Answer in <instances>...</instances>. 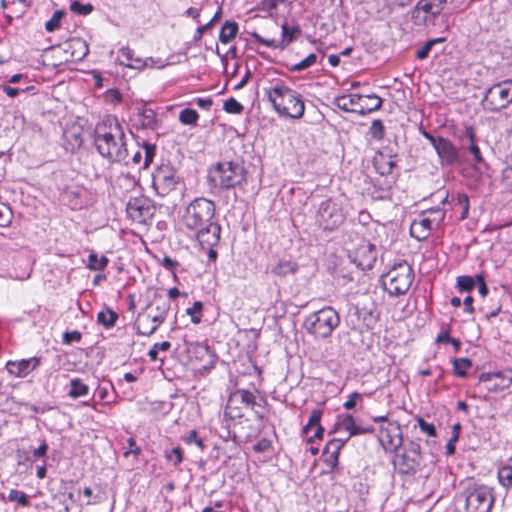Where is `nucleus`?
<instances>
[{"mask_svg":"<svg viewBox=\"0 0 512 512\" xmlns=\"http://www.w3.org/2000/svg\"><path fill=\"white\" fill-rule=\"evenodd\" d=\"M215 203L205 197L191 201L181 214V224L190 232L199 244L218 245L221 226L213 221Z\"/></svg>","mask_w":512,"mask_h":512,"instance_id":"nucleus-1","label":"nucleus"},{"mask_svg":"<svg viewBox=\"0 0 512 512\" xmlns=\"http://www.w3.org/2000/svg\"><path fill=\"white\" fill-rule=\"evenodd\" d=\"M94 144L98 153L110 162L128 164L126 137L119 120L108 115L95 128Z\"/></svg>","mask_w":512,"mask_h":512,"instance_id":"nucleus-2","label":"nucleus"},{"mask_svg":"<svg viewBox=\"0 0 512 512\" xmlns=\"http://www.w3.org/2000/svg\"><path fill=\"white\" fill-rule=\"evenodd\" d=\"M264 94L274 111L282 117L301 119L305 112L304 100L300 93L282 81L264 88Z\"/></svg>","mask_w":512,"mask_h":512,"instance_id":"nucleus-3","label":"nucleus"},{"mask_svg":"<svg viewBox=\"0 0 512 512\" xmlns=\"http://www.w3.org/2000/svg\"><path fill=\"white\" fill-rule=\"evenodd\" d=\"M339 325L340 316L331 306H326L310 313L303 321V328L315 339L330 337Z\"/></svg>","mask_w":512,"mask_h":512,"instance_id":"nucleus-4","label":"nucleus"},{"mask_svg":"<svg viewBox=\"0 0 512 512\" xmlns=\"http://www.w3.org/2000/svg\"><path fill=\"white\" fill-rule=\"evenodd\" d=\"M265 399L261 396H256L254 393L245 390L238 389L230 394L224 416L229 419H239L244 416L245 409H251L258 419L264 418V404Z\"/></svg>","mask_w":512,"mask_h":512,"instance_id":"nucleus-5","label":"nucleus"},{"mask_svg":"<svg viewBox=\"0 0 512 512\" xmlns=\"http://www.w3.org/2000/svg\"><path fill=\"white\" fill-rule=\"evenodd\" d=\"M147 309L149 310L148 313L139 314L135 323L137 333L143 336L154 334L158 327L166 320L170 310V300L163 296L155 295Z\"/></svg>","mask_w":512,"mask_h":512,"instance_id":"nucleus-6","label":"nucleus"},{"mask_svg":"<svg viewBox=\"0 0 512 512\" xmlns=\"http://www.w3.org/2000/svg\"><path fill=\"white\" fill-rule=\"evenodd\" d=\"M215 187L224 190L241 186L246 182V170L241 163L225 161L218 163L210 176Z\"/></svg>","mask_w":512,"mask_h":512,"instance_id":"nucleus-7","label":"nucleus"},{"mask_svg":"<svg viewBox=\"0 0 512 512\" xmlns=\"http://www.w3.org/2000/svg\"><path fill=\"white\" fill-rule=\"evenodd\" d=\"M414 279L412 267L406 262L401 261L393 265V267L382 277L384 289L392 296L405 294Z\"/></svg>","mask_w":512,"mask_h":512,"instance_id":"nucleus-8","label":"nucleus"},{"mask_svg":"<svg viewBox=\"0 0 512 512\" xmlns=\"http://www.w3.org/2000/svg\"><path fill=\"white\" fill-rule=\"evenodd\" d=\"M334 104L343 111L366 115L379 110L382 106V99L375 94H349L336 97Z\"/></svg>","mask_w":512,"mask_h":512,"instance_id":"nucleus-9","label":"nucleus"},{"mask_svg":"<svg viewBox=\"0 0 512 512\" xmlns=\"http://www.w3.org/2000/svg\"><path fill=\"white\" fill-rule=\"evenodd\" d=\"M512 103V80H505L488 88L481 101L484 110L498 112Z\"/></svg>","mask_w":512,"mask_h":512,"instance_id":"nucleus-10","label":"nucleus"},{"mask_svg":"<svg viewBox=\"0 0 512 512\" xmlns=\"http://www.w3.org/2000/svg\"><path fill=\"white\" fill-rule=\"evenodd\" d=\"M447 0H419L411 11V20L415 26H434Z\"/></svg>","mask_w":512,"mask_h":512,"instance_id":"nucleus-11","label":"nucleus"},{"mask_svg":"<svg viewBox=\"0 0 512 512\" xmlns=\"http://www.w3.org/2000/svg\"><path fill=\"white\" fill-rule=\"evenodd\" d=\"M493 503L494 496L490 487L473 484L467 488L465 512H490Z\"/></svg>","mask_w":512,"mask_h":512,"instance_id":"nucleus-12","label":"nucleus"},{"mask_svg":"<svg viewBox=\"0 0 512 512\" xmlns=\"http://www.w3.org/2000/svg\"><path fill=\"white\" fill-rule=\"evenodd\" d=\"M345 221V214L340 203L327 199L319 204L316 222L324 230H334Z\"/></svg>","mask_w":512,"mask_h":512,"instance_id":"nucleus-13","label":"nucleus"},{"mask_svg":"<svg viewBox=\"0 0 512 512\" xmlns=\"http://www.w3.org/2000/svg\"><path fill=\"white\" fill-rule=\"evenodd\" d=\"M421 459V447L416 442H409L405 445L401 454H396L393 461L395 466L399 467L400 473L408 474L419 466Z\"/></svg>","mask_w":512,"mask_h":512,"instance_id":"nucleus-14","label":"nucleus"},{"mask_svg":"<svg viewBox=\"0 0 512 512\" xmlns=\"http://www.w3.org/2000/svg\"><path fill=\"white\" fill-rule=\"evenodd\" d=\"M154 206L145 196L131 198L126 205L128 217L137 223H146L154 215Z\"/></svg>","mask_w":512,"mask_h":512,"instance_id":"nucleus-15","label":"nucleus"},{"mask_svg":"<svg viewBox=\"0 0 512 512\" xmlns=\"http://www.w3.org/2000/svg\"><path fill=\"white\" fill-rule=\"evenodd\" d=\"M177 177L169 166L159 167L152 175V186L159 196H166L176 188Z\"/></svg>","mask_w":512,"mask_h":512,"instance_id":"nucleus-16","label":"nucleus"},{"mask_svg":"<svg viewBox=\"0 0 512 512\" xmlns=\"http://www.w3.org/2000/svg\"><path fill=\"white\" fill-rule=\"evenodd\" d=\"M379 441L384 450L396 452L403 444L402 430L398 422L380 426Z\"/></svg>","mask_w":512,"mask_h":512,"instance_id":"nucleus-17","label":"nucleus"},{"mask_svg":"<svg viewBox=\"0 0 512 512\" xmlns=\"http://www.w3.org/2000/svg\"><path fill=\"white\" fill-rule=\"evenodd\" d=\"M479 380L486 384V389L490 392L508 389L512 386V368L482 373Z\"/></svg>","mask_w":512,"mask_h":512,"instance_id":"nucleus-18","label":"nucleus"},{"mask_svg":"<svg viewBox=\"0 0 512 512\" xmlns=\"http://www.w3.org/2000/svg\"><path fill=\"white\" fill-rule=\"evenodd\" d=\"M352 262L361 270L371 269L377 259L376 248L373 244L362 241L350 255Z\"/></svg>","mask_w":512,"mask_h":512,"instance_id":"nucleus-19","label":"nucleus"},{"mask_svg":"<svg viewBox=\"0 0 512 512\" xmlns=\"http://www.w3.org/2000/svg\"><path fill=\"white\" fill-rule=\"evenodd\" d=\"M40 360L37 357H31L28 359H21L19 361H8L6 363V369L9 374L24 378L29 375L39 365Z\"/></svg>","mask_w":512,"mask_h":512,"instance_id":"nucleus-20","label":"nucleus"},{"mask_svg":"<svg viewBox=\"0 0 512 512\" xmlns=\"http://www.w3.org/2000/svg\"><path fill=\"white\" fill-rule=\"evenodd\" d=\"M435 151L442 165H453L459 160L458 149L446 138L438 140Z\"/></svg>","mask_w":512,"mask_h":512,"instance_id":"nucleus-21","label":"nucleus"},{"mask_svg":"<svg viewBox=\"0 0 512 512\" xmlns=\"http://www.w3.org/2000/svg\"><path fill=\"white\" fill-rule=\"evenodd\" d=\"M336 425L339 430H344L349 433V436L347 437L348 439L352 436L364 435L374 432V428L372 426L357 425L353 416L350 414L339 416Z\"/></svg>","mask_w":512,"mask_h":512,"instance_id":"nucleus-22","label":"nucleus"},{"mask_svg":"<svg viewBox=\"0 0 512 512\" xmlns=\"http://www.w3.org/2000/svg\"><path fill=\"white\" fill-rule=\"evenodd\" d=\"M436 228L431 223L429 218H426L423 213L419 214L410 225V234L418 241L426 240L431 232Z\"/></svg>","mask_w":512,"mask_h":512,"instance_id":"nucleus-23","label":"nucleus"},{"mask_svg":"<svg viewBox=\"0 0 512 512\" xmlns=\"http://www.w3.org/2000/svg\"><path fill=\"white\" fill-rule=\"evenodd\" d=\"M136 125L141 129H155L157 126L156 113L151 108L137 109L135 114Z\"/></svg>","mask_w":512,"mask_h":512,"instance_id":"nucleus-24","label":"nucleus"},{"mask_svg":"<svg viewBox=\"0 0 512 512\" xmlns=\"http://www.w3.org/2000/svg\"><path fill=\"white\" fill-rule=\"evenodd\" d=\"M120 63L130 68L139 69L146 65L144 60L140 57H136L134 50L129 47H122L119 50Z\"/></svg>","mask_w":512,"mask_h":512,"instance_id":"nucleus-25","label":"nucleus"},{"mask_svg":"<svg viewBox=\"0 0 512 512\" xmlns=\"http://www.w3.org/2000/svg\"><path fill=\"white\" fill-rule=\"evenodd\" d=\"M238 32V24L235 21H226L221 27L219 40L223 44H228L235 38Z\"/></svg>","mask_w":512,"mask_h":512,"instance_id":"nucleus-26","label":"nucleus"},{"mask_svg":"<svg viewBox=\"0 0 512 512\" xmlns=\"http://www.w3.org/2000/svg\"><path fill=\"white\" fill-rule=\"evenodd\" d=\"M298 270V265L291 260H280L275 267L272 269V273L277 276H287L289 274H294Z\"/></svg>","mask_w":512,"mask_h":512,"instance_id":"nucleus-27","label":"nucleus"},{"mask_svg":"<svg viewBox=\"0 0 512 512\" xmlns=\"http://www.w3.org/2000/svg\"><path fill=\"white\" fill-rule=\"evenodd\" d=\"M252 36L257 43L273 49L283 50L291 43V38L285 40L267 39L257 33H253Z\"/></svg>","mask_w":512,"mask_h":512,"instance_id":"nucleus-28","label":"nucleus"},{"mask_svg":"<svg viewBox=\"0 0 512 512\" xmlns=\"http://www.w3.org/2000/svg\"><path fill=\"white\" fill-rule=\"evenodd\" d=\"M89 393V387L81 379L73 378L70 381L69 397L77 399L86 396Z\"/></svg>","mask_w":512,"mask_h":512,"instance_id":"nucleus-29","label":"nucleus"},{"mask_svg":"<svg viewBox=\"0 0 512 512\" xmlns=\"http://www.w3.org/2000/svg\"><path fill=\"white\" fill-rule=\"evenodd\" d=\"M465 137L469 140V151L473 155L475 162L481 163L483 161V158L481 156V152L479 147L475 144V131L472 126H468L465 128L464 132Z\"/></svg>","mask_w":512,"mask_h":512,"instance_id":"nucleus-30","label":"nucleus"},{"mask_svg":"<svg viewBox=\"0 0 512 512\" xmlns=\"http://www.w3.org/2000/svg\"><path fill=\"white\" fill-rule=\"evenodd\" d=\"M109 263L106 256L98 257L95 252H91L88 256L87 268L92 271H103Z\"/></svg>","mask_w":512,"mask_h":512,"instance_id":"nucleus-31","label":"nucleus"},{"mask_svg":"<svg viewBox=\"0 0 512 512\" xmlns=\"http://www.w3.org/2000/svg\"><path fill=\"white\" fill-rule=\"evenodd\" d=\"M118 319V314L110 309L97 314V322L106 329L113 327Z\"/></svg>","mask_w":512,"mask_h":512,"instance_id":"nucleus-32","label":"nucleus"},{"mask_svg":"<svg viewBox=\"0 0 512 512\" xmlns=\"http://www.w3.org/2000/svg\"><path fill=\"white\" fill-rule=\"evenodd\" d=\"M498 479L503 487L507 489L512 488V460L510 461L509 464L499 469Z\"/></svg>","mask_w":512,"mask_h":512,"instance_id":"nucleus-33","label":"nucleus"},{"mask_svg":"<svg viewBox=\"0 0 512 512\" xmlns=\"http://www.w3.org/2000/svg\"><path fill=\"white\" fill-rule=\"evenodd\" d=\"M426 218L431 220L433 226L437 229L441 226L445 218V211L441 208H431L422 212Z\"/></svg>","mask_w":512,"mask_h":512,"instance_id":"nucleus-34","label":"nucleus"},{"mask_svg":"<svg viewBox=\"0 0 512 512\" xmlns=\"http://www.w3.org/2000/svg\"><path fill=\"white\" fill-rule=\"evenodd\" d=\"M471 367L472 361L468 358H458L453 361L454 374L459 377H465Z\"/></svg>","mask_w":512,"mask_h":512,"instance_id":"nucleus-35","label":"nucleus"},{"mask_svg":"<svg viewBox=\"0 0 512 512\" xmlns=\"http://www.w3.org/2000/svg\"><path fill=\"white\" fill-rule=\"evenodd\" d=\"M8 501L16 502L18 506L27 507L30 504L29 496L23 491L11 489L7 496Z\"/></svg>","mask_w":512,"mask_h":512,"instance_id":"nucleus-36","label":"nucleus"},{"mask_svg":"<svg viewBox=\"0 0 512 512\" xmlns=\"http://www.w3.org/2000/svg\"><path fill=\"white\" fill-rule=\"evenodd\" d=\"M199 114L196 110L185 108L179 113V121L184 125H196Z\"/></svg>","mask_w":512,"mask_h":512,"instance_id":"nucleus-37","label":"nucleus"},{"mask_svg":"<svg viewBox=\"0 0 512 512\" xmlns=\"http://www.w3.org/2000/svg\"><path fill=\"white\" fill-rule=\"evenodd\" d=\"M202 310L203 303L201 301H195L193 305L186 309L187 315L191 317L193 324H199L202 321Z\"/></svg>","mask_w":512,"mask_h":512,"instance_id":"nucleus-38","label":"nucleus"},{"mask_svg":"<svg viewBox=\"0 0 512 512\" xmlns=\"http://www.w3.org/2000/svg\"><path fill=\"white\" fill-rule=\"evenodd\" d=\"M221 14H222V8L219 7L218 10L216 11L215 15L213 16V18L208 23L201 25L196 29L195 34H194V40H196V41L200 40L202 38L204 32L207 31L208 29H210L214 25V23L220 19Z\"/></svg>","mask_w":512,"mask_h":512,"instance_id":"nucleus-39","label":"nucleus"},{"mask_svg":"<svg viewBox=\"0 0 512 512\" xmlns=\"http://www.w3.org/2000/svg\"><path fill=\"white\" fill-rule=\"evenodd\" d=\"M476 284L472 276L462 275L457 277V288L460 292H470Z\"/></svg>","mask_w":512,"mask_h":512,"instance_id":"nucleus-40","label":"nucleus"},{"mask_svg":"<svg viewBox=\"0 0 512 512\" xmlns=\"http://www.w3.org/2000/svg\"><path fill=\"white\" fill-rule=\"evenodd\" d=\"M317 61V56L314 53L309 54L306 58H304L302 61L291 65L290 71L292 72H300L303 71L311 66H313Z\"/></svg>","mask_w":512,"mask_h":512,"instance_id":"nucleus-41","label":"nucleus"},{"mask_svg":"<svg viewBox=\"0 0 512 512\" xmlns=\"http://www.w3.org/2000/svg\"><path fill=\"white\" fill-rule=\"evenodd\" d=\"M348 438L345 440L342 439H332L330 440L324 447L325 453H330L339 456L341 449L346 444Z\"/></svg>","mask_w":512,"mask_h":512,"instance_id":"nucleus-42","label":"nucleus"},{"mask_svg":"<svg viewBox=\"0 0 512 512\" xmlns=\"http://www.w3.org/2000/svg\"><path fill=\"white\" fill-rule=\"evenodd\" d=\"M64 16V12L56 10L52 17L45 23V29L48 32H53L60 27L61 19Z\"/></svg>","mask_w":512,"mask_h":512,"instance_id":"nucleus-43","label":"nucleus"},{"mask_svg":"<svg viewBox=\"0 0 512 512\" xmlns=\"http://www.w3.org/2000/svg\"><path fill=\"white\" fill-rule=\"evenodd\" d=\"M370 135L373 139L382 140L385 135V128L381 120H374L370 126Z\"/></svg>","mask_w":512,"mask_h":512,"instance_id":"nucleus-44","label":"nucleus"},{"mask_svg":"<svg viewBox=\"0 0 512 512\" xmlns=\"http://www.w3.org/2000/svg\"><path fill=\"white\" fill-rule=\"evenodd\" d=\"M223 109L230 114H240L244 108L241 103L231 97L224 102Z\"/></svg>","mask_w":512,"mask_h":512,"instance_id":"nucleus-45","label":"nucleus"},{"mask_svg":"<svg viewBox=\"0 0 512 512\" xmlns=\"http://www.w3.org/2000/svg\"><path fill=\"white\" fill-rule=\"evenodd\" d=\"M322 411L314 409L309 417L308 423L303 427V433L307 434L312 427L320 425Z\"/></svg>","mask_w":512,"mask_h":512,"instance_id":"nucleus-46","label":"nucleus"},{"mask_svg":"<svg viewBox=\"0 0 512 512\" xmlns=\"http://www.w3.org/2000/svg\"><path fill=\"white\" fill-rule=\"evenodd\" d=\"M456 204L461 207V220H464L467 218L469 213V198L466 194L458 193L456 196Z\"/></svg>","mask_w":512,"mask_h":512,"instance_id":"nucleus-47","label":"nucleus"},{"mask_svg":"<svg viewBox=\"0 0 512 512\" xmlns=\"http://www.w3.org/2000/svg\"><path fill=\"white\" fill-rule=\"evenodd\" d=\"M71 11L80 15H88L92 12L93 6L91 4H82L80 1L76 0L70 5Z\"/></svg>","mask_w":512,"mask_h":512,"instance_id":"nucleus-48","label":"nucleus"},{"mask_svg":"<svg viewBox=\"0 0 512 512\" xmlns=\"http://www.w3.org/2000/svg\"><path fill=\"white\" fill-rule=\"evenodd\" d=\"M183 440L185 443L191 445L195 444L197 447H199L201 450L205 448L203 440L198 436V433L196 430H191L188 435L183 437Z\"/></svg>","mask_w":512,"mask_h":512,"instance_id":"nucleus-49","label":"nucleus"},{"mask_svg":"<svg viewBox=\"0 0 512 512\" xmlns=\"http://www.w3.org/2000/svg\"><path fill=\"white\" fill-rule=\"evenodd\" d=\"M282 37L280 40H285L288 38H291V42L296 38L297 34L300 33V29L296 26H289L288 24L284 23L282 25Z\"/></svg>","mask_w":512,"mask_h":512,"instance_id":"nucleus-50","label":"nucleus"},{"mask_svg":"<svg viewBox=\"0 0 512 512\" xmlns=\"http://www.w3.org/2000/svg\"><path fill=\"white\" fill-rule=\"evenodd\" d=\"M167 460L173 462L174 466H178L183 461V452L180 447H174L171 451L166 452Z\"/></svg>","mask_w":512,"mask_h":512,"instance_id":"nucleus-51","label":"nucleus"},{"mask_svg":"<svg viewBox=\"0 0 512 512\" xmlns=\"http://www.w3.org/2000/svg\"><path fill=\"white\" fill-rule=\"evenodd\" d=\"M12 213L7 206L0 207V227H6L11 223Z\"/></svg>","mask_w":512,"mask_h":512,"instance_id":"nucleus-52","label":"nucleus"},{"mask_svg":"<svg viewBox=\"0 0 512 512\" xmlns=\"http://www.w3.org/2000/svg\"><path fill=\"white\" fill-rule=\"evenodd\" d=\"M323 457V461L330 468V471H334L338 465L339 456L323 451Z\"/></svg>","mask_w":512,"mask_h":512,"instance_id":"nucleus-53","label":"nucleus"},{"mask_svg":"<svg viewBox=\"0 0 512 512\" xmlns=\"http://www.w3.org/2000/svg\"><path fill=\"white\" fill-rule=\"evenodd\" d=\"M418 424L422 432L428 434L429 436L436 435V429L432 423H428L424 419L419 418Z\"/></svg>","mask_w":512,"mask_h":512,"instance_id":"nucleus-54","label":"nucleus"},{"mask_svg":"<svg viewBox=\"0 0 512 512\" xmlns=\"http://www.w3.org/2000/svg\"><path fill=\"white\" fill-rule=\"evenodd\" d=\"M81 333L79 331H71V332H65L63 334V342L65 344H71L73 342H80L81 340Z\"/></svg>","mask_w":512,"mask_h":512,"instance_id":"nucleus-55","label":"nucleus"},{"mask_svg":"<svg viewBox=\"0 0 512 512\" xmlns=\"http://www.w3.org/2000/svg\"><path fill=\"white\" fill-rule=\"evenodd\" d=\"M127 443H128L129 449L124 452L125 457H128L129 454H134L135 456H138L141 453V449L139 446H137L136 440L133 437H130L127 440Z\"/></svg>","mask_w":512,"mask_h":512,"instance_id":"nucleus-56","label":"nucleus"},{"mask_svg":"<svg viewBox=\"0 0 512 512\" xmlns=\"http://www.w3.org/2000/svg\"><path fill=\"white\" fill-rule=\"evenodd\" d=\"M161 265L168 271H171L173 274H175L174 270L179 266V263L168 257V256H165L162 260H161Z\"/></svg>","mask_w":512,"mask_h":512,"instance_id":"nucleus-57","label":"nucleus"},{"mask_svg":"<svg viewBox=\"0 0 512 512\" xmlns=\"http://www.w3.org/2000/svg\"><path fill=\"white\" fill-rule=\"evenodd\" d=\"M433 45H432V42H430L429 40L425 43V45L419 49L417 52H416V57L417 59L419 60H424L428 57L431 49H432Z\"/></svg>","mask_w":512,"mask_h":512,"instance_id":"nucleus-58","label":"nucleus"},{"mask_svg":"<svg viewBox=\"0 0 512 512\" xmlns=\"http://www.w3.org/2000/svg\"><path fill=\"white\" fill-rule=\"evenodd\" d=\"M475 281L478 283L479 294L482 297H485L488 294V288H487V285L485 283L484 275L483 274H477L476 278H475Z\"/></svg>","mask_w":512,"mask_h":512,"instance_id":"nucleus-59","label":"nucleus"},{"mask_svg":"<svg viewBox=\"0 0 512 512\" xmlns=\"http://www.w3.org/2000/svg\"><path fill=\"white\" fill-rule=\"evenodd\" d=\"M361 399V394L357 392H353L349 395L348 400L343 404L344 408L347 410L353 409L358 400Z\"/></svg>","mask_w":512,"mask_h":512,"instance_id":"nucleus-60","label":"nucleus"},{"mask_svg":"<svg viewBox=\"0 0 512 512\" xmlns=\"http://www.w3.org/2000/svg\"><path fill=\"white\" fill-rule=\"evenodd\" d=\"M199 108H202V109H205V110H210L212 104H213V100L212 98L210 97H207V98H195L194 101H193Z\"/></svg>","mask_w":512,"mask_h":512,"instance_id":"nucleus-61","label":"nucleus"},{"mask_svg":"<svg viewBox=\"0 0 512 512\" xmlns=\"http://www.w3.org/2000/svg\"><path fill=\"white\" fill-rule=\"evenodd\" d=\"M154 146L146 144L145 145V160H144V168H147L149 164L152 162L154 157Z\"/></svg>","mask_w":512,"mask_h":512,"instance_id":"nucleus-62","label":"nucleus"},{"mask_svg":"<svg viewBox=\"0 0 512 512\" xmlns=\"http://www.w3.org/2000/svg\"><path fill=\"white\" fill-rule=\"evenodd\" d=\"M48 451V445L44 442L37 449L33 451V456L35 458L44 457Z\"/></svg>","mask_w":512,"mask_h":512,"instance_id":"nucleus-63","label":"nucleus"},{"mask_svg":"<svg viewBox=\"0 0 512 512\" xmlns=\"http://www.w3.org/2000/svg\"><path fill=\"white\" fill-rule=\"evenodd\" d=\"M279 0H262L261 7L263 10H273L277 7Z\"/></svg>","mask_w":512,"mask_h":512,"instance_id":"nucleus-64","label":"nucleus"}]
</instances>
